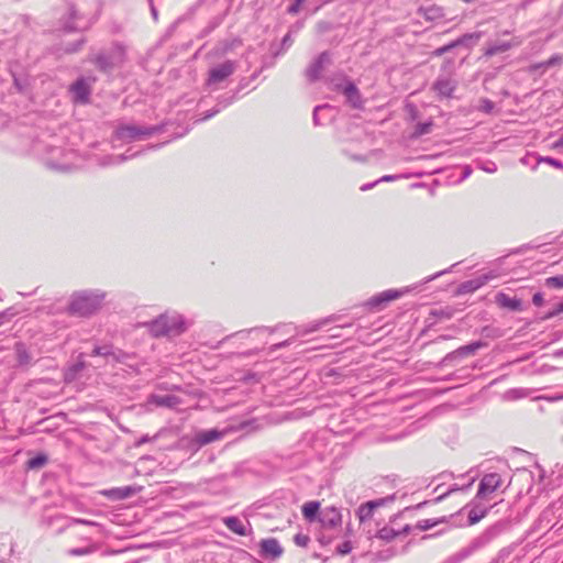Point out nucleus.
<instances>
[{
	"label": "nucleus",
	"instance_id": "obj_1",
	"mask_svg": "<svg viewBox=\"0 0 563 563\" xmlns=\"http://www.w3.org/2000/svg\"><path fill=\"white\" fill-rule=\"evenodd\" d=\"M184 329L181 318L176 316H161L151 323V332L155 336L179 334Z\"/></svg>",
	"mask_w": 563,
	"mask_h": 563
},
{
	"label": "nucleus",
	"instance_id": "obj_2",
	"mask_svg": "<svg viewBox=\"0 0 563 563\" xmlns=\"http://www.w3.org/2000/svg\"><path fill=\"white\" fill-rule=\"evenodd\" d=\"M100 305L101 299L98 296L76 295L69 305V312L85 317L97 311Z\"/></svg>",
	"mask_w": 563,
	"mask_h": 563
},
{
	"label": "nucleus",
	"instance_id": "obj_3",
	"mask_svg": "<svg viewBox=\"0 0 563 563\" xmlns=\"http://www.w3.org/2000/svg\"><path fill=\"white\" fill-rule=\"evenodd\" d=\"M319 522L323 529L340 532L342 523V515L340 510L333 506H325L319 512Z\"/></svg>",
	"mask_w": 563,
	"mask_h": 563
},
{
	"label": "nucleus",
	"instance_id": "obj_4",
	"mask_svg": "<svg viewBox=\"0 0 563 563\" xmlns=\"http://www.w3.org/2000/svg\"><path fill=\"white\" fill-rule=\"evenodd\" d=\"M284 554V549L275 538H266L260 542V555L265 559L277 560Z\"/></svg>",
	"mask_w": 563,
	"mask_h": 563
},
{
	"label": "nucleus",
	"instance_id": "obj_5",
	"mask_svg": "<svg viewBox=\"0 0 563 563\" xmlns=\"http://www.w3.org/2000/svg\"><path fill=\"white\" fill-rule=\"evenodd\" d=\"M501 483V477L498 474H486L479 483L477 497L486 498L487 496L496 492L500 487Z\"/></svg>",
	"mask_w": 563,
	"mask_h": 563
},
{
	"label": "nucleus",
	"instance_id": "obj_6",
	"mask_svg": "<svg viewBox=\"0 0 563 563\" xmlns=\"http://www.w3.org/2000/svg\"><path fill=\"white\" fill-rule=\"evenodd\" d=\"M405 291L398 290V289H387L378 295L372 297L368 301V305L380 309L386 303L399 299L401 296H404Z\"/></svg>",
	"mask_w": 563,
	"mask_h": 563
},
{
	"label": "nucleus",
	"instance_id": "obj_7",
	"mask_svg": "<svg viewBox=\"0 0 563 563\" xmlns=\"http://www.w3.org/2000/svg\"><path fill=\"white\" fill-rule=\"evenodd\" d=\"M393 499V497H387L377 500H371L361 505L357 510V517L360 521L371 519L375 509L386 505L388 501H391Z\"/></svg>",
	"mask_w": 563,
	"mask_h": 563
},
{
	"label": "nucleus",
	"instance_id": "obj_8",
	"mask_svg": "<svg viewBox=\"0 0 563 563\" xmlns=\"http://www.w3.org/2000/svg\"><path fill=\"white\" fill-rule=\"evenodd\" d=\"M115 134L120 140L131 141L147 136L151 132L134 125H122L117 129Z\"/></svg>",
	"mask_w": 563,
	"mask_h": 563
},
{
	"label": "nucleus",
	"instance_id": "obj_9",
	"mask_svg": "<svg viewBox=\"0 0 563 563\" xmlns=\"http://www.w3.org/2000/svg\"><path fill=\"white\" fill-rule=\"evenodd\" d=\"M495 276H493V275L484 274V275H481L471 280L464 282L459 287V294L474 292L475 290L479 289L482 286L486 285Z\"/></svg>",
	"mask_w": 563,
	"mask_h": 563
},
{
	"label": "nucleus",
	"instance_id": "obj_10",
	"mask_svg": "<svg viewBox=\"0 0 563 563\" xmlns=\"http://www.w3.org/2000/svg\"><path fill=\"white\" fill-rule=\"evenodd\" d=\"M233 64L230 62L212 68L209 74V82L214 84L224 80L233 73Z\"/></svg>",
	"mask_w": 563,
	"mask_h": 563
},
{
	"label": "nucleus",
	"instance_id": "obj_11",
	"mask_svg": "<svg viewBox=\"0 0 563 563\" xmlns=\"http://www.w3.org/2000/svg\"><path fill=\"white\" fill-rule=\"evenodd\" d=\"M442 499H451V508L450 510L459 509L466 499V494L464 489H452L445 495L439 496L435 501H440Z\"/></svg>",
	"mask_w": 563,
	"mask_h": 563
},
{
	"label": "nucleus",
	"instance_id": "obj_12",
	"mask_svg": "<svg viewBox=\"0 0 563 563\" xmlns=\"http://www.w3.org/2000/svg\"><path fill=\"white\" fill-rule=\"evenodd\" d=\"M148 404L157 407L174 408L180 404V399L174 395H152L148 398Z\"/></svg>",
	"mask_w": 563,
	"mask_h": 563
},
{
	"label": "nucleus",
	"instance_id": "obj_13",
	"mask_svg": "<svg viewBox=\"0 0 563 563\" xmlns=\"http://www.w3.org/2000/svg\"><path fill=\"white\" fill-rule=\"evenodd\" d=\"M343 93L346 97L347 101L354 107L360 108L363 104L362 96L357 87L347 81L343 87Z\"/></svg>",
	"mask_w": 563,
	"mask_h": 563
},
{
	"label": "nucleus",
	"instance_id": "obj_14",
	"mask_svg": "<svg viewBox=\"0 0 563 563\" xmlns=\"http://www.w3.org/2000/svg\"><path fill=\"white\" fill-rule=\"evenodd\" d=\"M519 45V42H498L496 44L487 45L484 49V55L486 57H492L496 54L504 53L509 51L511 47Z\"/></svg>",
	"mask_w": 563,
	"mask_h": 563
},
{
	"label": "nucleus",
	"instance_id": "obj_15",
	"mask_svg": "<svg viewBox=\"0 0 563 563\" xmlns=\"http://www.w3.org/2000/svg\"><path fill=\"white\" fill-rule=\"evenodd\" d=\"M411 531L410 526H406L401 531H396L393 528L384 527L378 530L376 537L385 542H390L396 539L399 534H408Z\"/></svg>",
	"mask_w": 563,
	"mask_h": 563
},
{
	"label": "nucleus",
	"instance_id": "obj_16",
	"mask_svg": "<svg viewBox=\"0 0 563 563\" xmlns=\"http://www.w3.org/2000/svg\"><path fill=\"white\" fill-rule=\"evenodd\" d=\"M225 432L219 431L217 429H211L207 431L199 432L197 434V442L200 445H206L208 443H211L213 441H218L224 437Z\"/></svg>",
	"mask_w": 563,
	"mask_h": 563
},
{
	"label": "nucleus",
	"instance_id": "obj_17",
	"mask_svg": "<svg viewBox=\"0 0 563 563\" xmlns=\"http://www.w3.org/2000/svg\"><path fill=\"white\" fill-rule=\"evenodd\" d=\"M496 302L500 307L507 308L509 310H514V311L521 310V301L519 299L511 298L504 292H499L496 295Z\"/></svg>",
	"mask_w": 563,
	"mask_h": 563
},
{
	"label": "nucleus",
	"instance_id": "obj_18",
	"mask_svg": "<svg viewBox=\"0 0 563 563\" xmlns=\"http://www.w3.org/2000/svg\"><path fill=\"white\" fill-rule=\"evenodd\" d=\"M71 91L77 101L86 102L90 93V88L85 80L80 79L71 86Z\"/></svg>",
	"mask_w": 563,
	"mask_h": 563
},
{
	"label": "nucleus",
	"instance_id": "obj_19",
	"mask_svg": "<svg viewBox=\"0 0 563 563\" xmlns=\"http://www.w3.org/2000/svg\"><path fill=\"white\" fill-rule=\"evenodd\" d=\"M224 525L229 530L232 532L239 534V536H246V529L245 526L242 523V521L236 517H227L223 519Z\"/></svg>",
	"mask_w": 563,
	"mask_h": 563
},
{
	"label": "nucleus",
	"instance_id": "obj_20",
	"mask_svg": "<svg viewBox=\"0 0 563 563\" xmlns=\"http://www.w3.org/2000/svg\"><path fill=\"white\" fill-rule=\"evenodd\" d=\"M433 89L438 91L441 96L449 97L454 90V86L448 79H441L434 82Z\"/></svg>",
	"mask_w": 563,
	"mask_h": 563
},
{
	"label": "nucleus",
	"instance_id": "obj_21",
	"mask_svg": "<svg viewBox=\"0 0 563 563\" xmlns=\"http://www.w3.org/2000/svg\"><path fill=\"white\" fill-rule=\"evenodd\" d=\"M134 493H135L134 488L126 486L123 488L112 489V490L106 493V495L114 497V498L123 499V498L132 496Z\"/></svg>",
	"mask_w": 563,
	"mask_h": 563
},
{
	"label": "nucleus",
	"instance_id": "obj_22",
	"mask_svg": "<svg viewBox=\"0 0 563 563\" xmlns=\"http://www.w3.org/2000/svg\"><path fill=\"white\" fill-rule=\"evenodd\" d=\"M487 514V509L486 508H481V507H474L473 509L470 510V514H468V521L471 525H475L481 519H483Z\"/></svg>",
	"mask_w": 563,
	"mask_h": 563
},
{
	"label": "nucleus",
	"instance_id": "obj_23",
	"mask_svg": "<svg viewBox=\"0 0 563 563\" xmlns=\"http://www.w3.org/2000/svg\"><path fill=\"white\" fill-rule=\"evenodd\" d=\"M562 62H563V57L561 55H553L549 59H547L545 62L540 63L538 65H533L532 69L537 70L539 68H549V67H552V66L560 65V64H562Z\"/></svg>",
	"mask_w": 563,
	"mask_h": 563
},
{
	"label": "nucleus",
	"instance_id": "obj_24",
	"mask_svg": "<svg viewBox=\"0 0 563 563\" xmlns=\"http://www.w3.org/2000/svg\"><path fill=\"white\" fill-rule=\"evenodd\" d=\"M47 463V456L45 454H38L27 461V467L36 470L43 467Z\"/></svg>",
	"mask_w": 563,
	"mask_h": 563
},
{
	"label": "nucleus",
	"instance_id": "obj_25",
	"mask_svg": "<svg viewBox=\"0 0 563 563\" xmlns=\"http://www.w3.org/2000/svg\"><path fill=\"white\" fill-rule=\"evenodd\" d=\"M302 514L307 519L312 520L317 515V501L307 503L302 507Z\"/></svg>",
	"mask_w": 563,
	"mask_h": 563
},
{
	"label": "nucleus",
	"instance_id": "obj_26",
	"mask_svg": "<svg viewBox=\"0 0 563 563\" xmlns=\"http://www.w3.org/2000/svg\"><path fill=\"white\" fill-rule=\"evenodd\" d=\"M442 520H438V519H423V520H419L416 525V528L421 530V531H426V530H429L433 527H435L437 525H439Z\"/></svg>",
	"mask_w": 563,
	"mask_h": 563
},
{
	"label": "nucleus",
	"instance_id": "obj_27",
	"mask_svg": "<svg viewBox=\"0 0 563 563\" xmlns=\"http://www.w3.org/2000/svg\"><path fill=\"white\" fill-rule=\"evenodd\" d=\"M545 285L550 288L562 289L563 288V275L547 278Z\"/></svg>",
	"mask_w": 563,
	"mask_h": 563
},
{
	"label": "nucleus",
	"instance_id": "obj_28",
	"mask_svg": "<svg viewBox=\"0 0 563 563\" xmlns=\"http://www.w3.org/2000/svg\"><path fill=\"white\" fill-rule=\"evenodd\" d=\"M463 44V40H456L445 46H442V47H439L437 48L434 52H433V55L434 56H441L443 55L444 53L449 52L450 49L456 47L457 45H461Z\"/></svg>",
	"mask_w": 563,
	"mask_h": 563
},
{
	"label": "nucleus",
	"instance_id": "obj_29",
	"mask_svg": "<svg viewBox=\"0 0 563 563\" xmlns=\"http://www.w3.org/2000/svg\"><path fill=\"white\" fill-rule=\"evenodd\" d=\"M31 355L27 353L26 350L22 349V347H19L18 349V361L20 364L22 365H27L31 363Z\"/></svg>",
	"mask_w": 563,
	"mask_h": 563
},
{
	"label": "nucleus",
	"instance_id": "obj_30",
	"mask_svg": "<svg viewBox=\"0 0 563 563\" xmlns=\"http://www.w3.org/2000/svg\"><path fill=\"white\" fill-rule=\"evenodd\" d=\"M309 541H310V538L303 533H297L294 537V542L296 543V545L301 547V548H306L308 545Z\"/></svg>",
	"mask_w": 563,
	"mask_h": 563
},
{
	"label": "nucleus",
	"instance_id": "obj_31",
	"mask_svg": "<svg viewBox=\"0 0 563 563\" xmlns=\"http://www.w3.org/2000/svg\"><path fill=\"white\" fill-rule=\"evenodd\" d=\"M483 344L481 342L472 343L466 346L461 347V352L465 355L475 353L478 349H481Z\"/></svg>",
	"mask_w": 563,
	"mask_h": 563
},
{
	"label": "nucleus",
	"instance_id": "obj_32",
	"mask_svg": "<svg viewBox=\"0 0 563 563\" xmlns=\"http://www.w3.org/2000/svg\"><path fill=\"white\" fill-rule=\"evenodd\" d=\"M109 354H110V352L106 347L97 346L92 351V355H95V356H106V355H109Z\"/></svg>",
	"mask_w": 563,
	"mask_h": 563
},
{
	"label": "nucleus",
	"instance_id": "obj_33",
	"mask_svg": "<svg viewBox=\"0 0 563 563\" xmlns=\"http://www.w3.org/2000/svg\"><path fill=\"white\" fill-rule=\"evenodd\" d=\"M431 123H424V124H421L418 126V130H417V134L418 135H421V134H426V133H429L430 130H431Z\"/></svg>",
	"mask_w": 563,
	"mask_h": 563
},
{
	"label": "nucleus",
	"instance_id": "obj_34",
	"mask_svg": "<svg viewBox=\"0 0 563 563\" xmlns=\"http://www.w3.org/2000/svg\"><path fill=\"white\" fill-rule=\"evenodd\" d=\"M481 38V33H470L463 35L460 40H463V44L468 40L478 41Z\"/></svg>",
	"mask_w": 563,
	"mask_h": 563
},
{
	"label": "nucleus",
	"instance_id": "obj_35",
	"mask_svg": "<svg viewBox=\"0 0 563 563\" xmlns=\"http://www.w3.org/2000/svg\"><path fill=\"white\" fill-rule=\"evenodd\" d=\"M563 312V302L559 303L552 311H550L545 318H552L559 313Z\"/></svg>",
	"mask_w": 563,
	"mask_h": 563
},
{
	"label": "nucleus",
	"instance_id": "obj_36",
	"mask_svg": "<svg viewBox=\"0 0 563 563\" xmlns=\"http://www.w3.org/2000/svg\"><path fill=\"white\" fill-rule=\"evenodd\" d=\"M352 547L350 542H344L342 545L339 547L338 551L340 554L344 555L347 554L351 551Z\"/></svg>",
	"mask_w": 563,
	"mask_h": 563
},
{
	"label": "nucleus",
	"instance_id": "obj_37",
	"mask_svg": "<svg viewBox=\"0 0 563 563\" xmlns=\"http://www.w3.org/2000/svg\"><path fill=\"white\" fill-rule=\"evenodd\" d=\"M532 301L538 307L542 306L543 301H544L543 295L540 294V292L534 294L533 297H532Z\"/></svg>",
	"mask_w": 563,
	"mask_h": 563
},
{
	"label": "nucleus",
	"instance_id": "obj_38",
	"mask_svg": "<svg viewBox=\"0 0 563 563\" xmlns=\"http://www.w3.org/2000/svg\"><path fill=\"white\" fill-rule=\"evenodd\" d=\"M549 164H551L552 166H555V167H561L562 164L553 158H549L548 159Z\"/></svg>",
	"mask_w": 563,
	"mask_h": 563
},
{
	"label": "nucleus",
	"instance_id": "obj_39",
	"mask_svg": "<svg viewBox=\"0 0 563 563\" xmlns=\"http://www.w3.org/2000/svg\"><path fill=\"white\" fill-rule=\"evenodd\" d=\"M553 147H563V135L553 144Z\"/></svg>",
	"mask_w": 563,
	"mask_h": 563
},
{
	"label": "nucleus",
	"instance_id": "obj_40",
	"mask_svg": "<svg viewBox=\"0 0 563 563\" xmlns=\"http://www.w3.org/2000/svg\"><path fill=\"white\" fill-rule=\"evenodd\" d=\"M71 553L75 555H84L87 553V551L86 550H73Z\"/></svg>",
	"mask_w": 563,
	"mask_h": 563
},
{
	"label": "nucleus",
	"instance_id": "obj_41",
	"mask_svg": "<svg viewBox=\"0 0 563 563\" xmlns=\"http://www.w3.org/2000/svg\"><path fill=\"white\" fill-rule=\"evenodd\" d=\"M391 179H393V177H391V176H384V177L382 178V180H385V181H389V180H391Z\"/></svg>",
	"mask_w": 563,
	"mask_h": 563
}]
</instances>
